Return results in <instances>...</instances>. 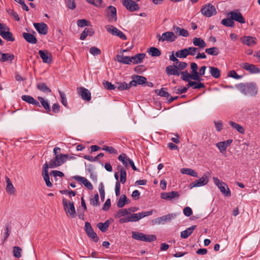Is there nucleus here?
<instances>
[{
	"instance_id": "1",
	"label": "nucleus",
	"mask_w": 260,
	"mask_h": 260,
	"mask_svg": "<svg viewBox=\"0 0 260 260\" xmlns=\"http://www.w3.org/2000/svg\"><path fill=\"white\" fill-rule=\"evenodd\" d=\"M238 88L241 93L250 96L256 95L258 92L257 87L254 82L239 84Z\"/></svg>"
},
{
	"instance_id": "2",
	"label": "nucleus",
	"mask_w": 260,
	"mask_h": 260,
	"mask_svg": "<svg viewBox=\"0 0 260 260\" xmlns=\"http://www.w3.org/2000/svg\"><path fill=\"white\" fill-rule=\"evenodd\" d=\"M69 157L68 154H60L56 155L54 159H51L49 162V168H54L60 166L65 162Z\"/></svg>"
},
{
	"instance_id": "3",
	"label": "nucleus",
	"mask_w": 260,
	"mask_h": 260,
	"mask_svg": "<svg viewBox=\"0 0 260 260\" xmlns=\"http://www.w3.org/2000/svg\"><path fill=\"white\" fill-rule=\"evenodd\" d=\"M132 238L137 240L148 242L156 240V237L154 235H146L138 232H132Z\"/></svg>"
},
{
	"instance_id": "4",
	"label": "nucleus",
	"mask_w": 260,
	"mask_h": 260,
	"mask_svg": "<svg viewBox=\"0 0 260 260\" xmlns=\"http://www.w3.org/2000/svg\"><path fill=\"white\" fill-rule=\"evenodd\" d=\"M156 38L159 42H164L165 41L173 42L177 39V36L174 32L168 31L162 33L161 35L157 34Z\"/></svg>"
},
{
	"instance_id": "5",
	"label": "nucleus",
	"mask_w": 260,
	"mask_h": 260,
	"mask_svg": "<svg viewBox=\"0 0 260 260\" xmlns=\"http://www.w3.org/2000/svg\"><path fill=\"white\" fill-rule=\"evenodd\" d=\"M62 205L66 214L70 215L72 218H75L76 214L73 202H70L68 203L66 199H63Z\"/></svg>"
},
{
	"instance_id": "6",
	"label": "nucleus",
	"mask_w": 260,
	"mask_h": 260,
	"mask_svg": "<svg viewBox=\"0 0 260 260\" xmlns=\"http://www.w3.org/2000/svg\"><path fill=\"white\" fill-rule=\"evenodd\" d=\"M210 176L211 174L210 172H207L205 173L199 179L197 180L190 184V188L200 187L207 184L209 181V178L210 177Z\"/></svg>"
},
{
	"instance_id": "7",
	"label": "nucleus",
	"mask_w": 260,
	"mask_h": 260,
	"mask_svg": "<svg viewBox=\"0 0 260 260\" xmlns=\"http://www.w3.org/2000/svg\"><path fill=\"white\" fill-rule=\"evenodd\" d=\"M106 16L109 22H116L117 20V11L115 7L109 6L105 10Z\"/></svg>"
},
{
	"instance_id": "8",
	"label": "nucleus",
	"mask_w": 260,
	"mask_h": 260,
	"mask_svg": "<svg viewBox=\"0 0 260 260\" xmlns=\"http://www.w3.org/2000/svg\"><path fill=\"white\" fill-rule=\"evenodd\" d=\"M202 14L207 17H210L216 14V10L215 7L210 4H206L201 10Z\"/></svg>"
},
{
	"instance_id": "9",
	"label": "nucleus",
	"mask_w": 260,
	"mask_h": 260,
	"mask_svg": "<svg viewBox=\"0 0 260 260\" xmlns=\"http://www.w3.org/2000/svg\"><path fill=\"white\" fill-rule=\"evenodd\" d=\"M228 16L230 17L233 21H236L241 24L245 23V19L239 10H235L230 12L228 14Z\"/></svg>"
},
{
	"instance_id": "10",
	"label": "nucleus",
	"mask_w": 260,
	"mask_h": 260,
	"mask_svg": "<svg viewBox=\"0 0 260 260\" xmlns=\"http://www.w3.org/2000/svg\"><path fill=\"white\" fill-rule=\"evenodd\" d=\"M107 31L111 34L119 37L123 40H126L127 38L126 36L119 29L113 25H108L106 26Z\"/></svg>"
},
{
	"instance_id": "11",
	"label": "nucleus",
	"mask_w": 260,
	"mask_h": 260,
	"mask_svg": "<svg viewBox=\"0 0 260 260\" xmlns=\"http://www.w3.org/2000/svg\"><path fill=\"white\" fill-rule=\"evenodd\" d=\"M85 230L87 235L95 242H97L99 240V238L96 234L93 231L90 223L88 222H86L85 223Z\"/></svg>"
},
{
	"instance_id": "12",
	"label": "nucleus",
	"mask_w": 260,
	"mask_h": 260,
	"mask_svg": "<svg viewBox=\"0 0 260 260\" xmlns=\"http://www.w3.org/2000/svg\"><path fill=\"white\" fill-rule=\"evenodd\" d=\"M242 43L249 47L255 46L257 42V39L252 36H243L240 39Z\"/></svg>"
},
{
	"instance_id": "13",
	"label": "nucleus",
	"mask_w": 260,
	"mask_h": 260,
	"mask_svg": "<svg viewBox=\"0 0 260 260\" xmlns=\"http://www.w3.org/2000/svg\"><path fill=\"white\" fill-rule=\"evenodd\" d=\"M123 5L129 11L133 12L139 9L138 5L133 0H123Z\"/></svg>"
},
{
	"instance_id": "14",
	"label": "nucleus",
	"mask_w": 260,
	"mask_h": 260,
	"mask_svg": "<svg viewBox=\"0 0 260 260\" xmlns=\"http://www.w3.org/2000/svg\"><path fill=\"white\" fill-rule=\"evenodd\" d=\"M241 68L248 71L250 74H257L260 73V69L255 65L247 62L241 63Z\"/></svg>"
},
{
	"instance_id": "15",
	"label": "nucleus",
	"mask_w": 260,
	"mask_h": 260,
	"mask_svg": "<svg viewBox=\"0 0 260 260\" xmlns=\"http://www.w3.org/2000/svg\"><path fill=\"white\" fill-rule=\"evenodd\" d=\"M77 91L83 100L88 102L90 101L91 93L87 89L83 87H80L77 88Z\"/></svg>"
},
{
	"instance_id": "16",
	"label": "nucleus",
	"mask_w": 260,
	"mask_h": 260,
	"mask_svg": "<svg viewBox=\"0 0 260 260\" xmlns=\"http://www.w3.org/2000/svg\"><path fill=\"white\" fill-rule=\"evenodd\" d=\"M179 196V193L177 191H175L164 192L160 194V197L161 199L168 201H171L174 199H178Z\"/></svg>"
},
{
	"instance_id": "17",
	"label": "nucleus",
	"mask_w": 260,
	"mask_h": 260,
	"mask_svg": "<svg viewBox=\"0 0 260 260\" xmlns=\"http://www.w3.org/2000/svg\"><path fill=\"white\" fill-rule=\"evenodd\" d=\"M33 25L40 34L45 35L47 34L48 27L46 23L43 22L34 23Z\"/></svg>"
},
{
	"instance_id": "18",
	"label": "nucleus",
	"mask_w": 260,
	"mask_h": 260,
	"mask_svg": "<svg viewBox=\"0 0 260 260\" xmlns=\"http://www.w3.org/2000/svg\"><path fill=\"white\" fill-rule=\"evenodd\" d=\"M233 142V140L229 139L228 140L219 142L216 143V146L218 148L220 153L223 154L226 152V149Z\"/></svg>"
},
{
	"instance_id": "19",
	"label": "nucleus",
	"mask_w": 260,
	"mask_h": 260,
	"mask_svg": "<svg viewBox=\"0 0 260 260\" xmlns=\"http://www.w3.org/2000/svg\"><path fill=\"white\" fill-rule=\"evenodd\" d=\"M38 53L44 63H50L52 62V55L47 50H40L39 51Z\"/></svg>"
},
{
	"instance_id": "20",
	"label": "nucleus",
	"mask_w": 260,
	"mask_h": 260,
	"mask_svg": "<svg viewBox=\"0 0 260 260\" xmlns=\"http://www.w3.org/2000/svg\"><path fill=\"white\" fill-rule=\"evenodd\" d=\"M127 51V50H122L120 52L121 54H117L116 56V59L117 61L120 63H122L126 64H130L132 63L131 57L128 56H124L123 53L124 52Z\"/></svg>"
},
{
	"instance_id": "21",
	"label": "nucleus",
	"mask_w": 260,
	"mask_h": 260,
	"mask_svg": "<svg viewBox=\"0 0 260 260\" xmlns=\"http://www.w3.org/2000/svg\"><path fill=\"white\" fill-rule=\"evenodd\" d=\"M132 80L130 82L132 86H136L137 84H143L147 81V79L139 75H135L133 77Z\"/></svg>"
},
{
	"instance_id": "22",
	"label": "nucleus",
	"mask_w": 260,
	"mask_h": 260,
	"mask_svg": "<svg viewBox=\"0 0 260 260\" xmlns=\"http://www.w3.org/2000/svg\"><path fill=\"white\" fill-rule=\"evenodd\" d=\"M0 35L7 41L12 42L15 41V38L13 37V34L10 32V29L8 26L4 28V31L0 30Z\"/></svg>"
},
{
	"instance_id": "23",
	"label": "nucleus",
	"mask_w": 260,
	"mask_h": 260,
	"mask_svg": "<svg viewBox=\"0 0 260 260\" xmlns=\"http://www.w3.org/2000/svg\"><path fill=\"white\" fill-rule=\"evenodd\" d=\"M173 29L174 33L177 36H182L184 37H188L189 36V32L187 29L180 27L177 25L173 26Z\"/></svg>"
},
{
	"instance_id": "24",
	"label": "nucleus",
	"mask_w": 260,
	"mask_h": 260,
	"mask_svg": "<svg viewBox=\"0 0 260 260\" xmlns=\"http://www.w3.org/2000/svg\"><path fill=\"white\" fill-rule=\"evenodd\" d=\"M190 69L191 70V74H192L193 80L197 81H201L202 78L198 76V67L196 62H191L190 64Z\"/></svg>"
},
{
	"instance_id": "25",
	"label": "nucleus",
	"mask_w": 260,
	"mask_h": 260,
	"mask_svg": "<svg viewBox=\"0 0 260 260\" xmlns=\"http://www.w3.org/2000/svg\"><path fill=\"white\" fill-rule=\"evenodd\" d=\"M73 178L78 182H81L84 185L89 189H92L93 186L91 182L86 178L79 176H75Z\"/></svg>"
},
{
	"instance_id": "26",
	"label": "nucleus",
	"mask_w": 260,
	"mask_h": 260,
	"mask_svg": "<svg viewBox=\"0 0 260 260\" xmlns=\"http://www.w3.org/2000/svg\"><path fill=\"white\" fill-rule=\"evenodd\" d=\"M166 73L168 75H176L179 76L180 72L177 69V66H169L166 68Z\"/></svg>"
},
{
	"instance_id": "27",
	"label": "nucleus",
	"mask_w": 260,
	"mask_h": 260,
	"mask_svg": "<svg viewBox=\"0 0 260 260\" xmlns=\"http://www.w3.org/2000/svg\"><path fill=\"white\" fill-rule=\"evenodd\" d=\"M197 226L193 225L190 227L188 228L185 230L181 232L180 237L182 238L186 239L188 238L193 232V231L196 229Z\"/></svg>"
},
{
	"instance_id": "28",
	"label": "nucleus",
	"mask_w": 260,
	"mask_h": 260,
	"mask_svg": "<svg viewBox=\"0 0 260 260\" xmlns=\"http://www.w3.org/2000/svg\"><path fill=\"white\" fill-rule=\"evenodd\" d=\"M22 36L24 39L29 43L30 44H36L37 42V39L33 35L30 33L23 32Z\"/></svg>"
},
{
	"instance_id": "29",
	"label": "nucleus",
	"mask_w": 260,
	"mask_h": 260,
	"mask_svg": "<svg viewBox=\"0 0 260 260\" xmlns=\"http://www.w3.org/2000/svg\"><path fill=\"white\" fill-rule=\"evenodd\" d=\"M192 43L194 46H198L201 49H203L207 46L206 42L201 38H194L192 40Z\"/></svg>"
},
{
	"instance_id": "30",
	"label": "nucleus",
	"mask_w": 260,
	"mask_h": 260,
	"mask_svg": "<svg viewBox=\"0 0 260 260\" xmlns=\"http://www.w3.org/2000/svg\"><path fill=\"white\" fill-rule=\"evenodd\" d=\"M145 54L144 53H139L136 55L131 57L132 62L134 64H137L141 63L143 59L144 58Z\"/></svg>"
},
{
	"instance_id": "31",
	"label": "nucleus",
	"mask_w": 260,
	"mask_h": 260,
	"mask_svg": "<svg viewBox=\"0 0 260 260\" xmlns=\"http://www.w3.org/2000/svg\"><path fill=\"white\" fill-rule=\"evenodd\" d=\"M130 201L127 199L125 194H122L119 198L117 203L118 208H122L125 204L129 203Z\"/></svg>"
},
{
	"instance_id": "32",
	"label": "nucleus",
	"mask_w": 260,
	"mask_h": 260,
	"mask_svg": "<svg viewBox=\"0 0 260 260\" xmlns=\"http://www.w3.org/2000/svg\"><path fill=\"white\" fill-rule=\"evenodd\" d=\"M118 159L119 161L122 162L126 168H128V165L131 159L128 158L125 154L122 153L118 156Z\"/></svg>"
},
{
	"instance_id": "33",
	"label": "nucleus",
	"mask_w": 260,
	"mask_h": 260,
	"mask_svg": "<svg viewBox=\"0 0 260 260\" xmlns=\"http://www.w3.org/2000/svg\"><path fill=\"white\" fill-rule=\"evenodd\" d=\"M117 169L119 170L120 174V182L122 184H124L125 183L126 180V171L121 166H118Z\"/></svg>"
},
{
	"instance_id": "34",
	"label": "nucleus",
	"mask_w": 260,
	"mask_h": 260,
	"mask_svg": "<svg viewBox=\"0 0 260 260\" xmlns=\"http://www.w3.org/2000/svg\"><path fill=\"white\" fill-rule=\"evenodd\" d=\"M94 31L92 28H85L83 32L81 33L80 39L84 40L86 39L88 35L91 36L93 35Z\"/></svg>"
},
{
	"instance_id": "35",
	"label": "nucleus",
	"mask_w": 260,
	"mask_h": 260,
	"mask_svg": "<svg viewBox=\"0 0 260 260\" xmlns=\"http://www.w3.org/2000/svg\"><path fill=\"white\" fill-rule=\"evenodd\" d=\"M210 73L211 76L215 79H218L220 76V71L217 68L214 67H209Z\"/></svg>"
},
{
	"instance_id": "36",
	"label": "nucleus",
	"mask_w": 260,
	"mask_h": 260,
	"mask_svg": "<svg viewBox=\"0 0 260 260\" xmlns=\"http://www.w3.org/2000/svg\"><path fill=\"white\" fill-rule=\"evenodd\" d=\"M229 123L232 127L236 129L239 133L241 134H244L245 129L242 125H240V124L232 121H230Z\"/></svg>"
},
{
	"instance_id": "37",
	"label": "nucleus",
	"mask_w": 260,
	"mask_h": 260,
	"mask_svg": "<svg viewBox=\"0 0 260 260\" xmlns=\"http://www.w3.org/2000/svg\"><path fill=\"white\" fill-rule=\"evenodd\" d=\"M180 172L183 174H187L193 177H198V173L194 170L189 168H182Z\"/></svg>"
},
{
	"instance_id": "38",
	"label": "nucleus",
	"mask_w": 260,
	"mask_h": 260,
	"mask_svg": "<svg viewBox=\"0 0 260 260\" xmlns=\"http://www.w3.org/2000/svg\"><path fill=\"white\" fill-rule=\"evenodd\" d=\"M129 214V212L126 209H119L114 215V218L116 219L120 218L121 217L125 216Z\"/></svg>"
},
{
	"instance_id": "39",
	"label": "nucleus",
	"mask_w": 260,
	"mask_h": 260,
	"mask_svg": "<svg viewBox=\"0 0 260 260\" xmlns=\"http://www.w3.org/2000/svg\"><path fill=\"white\" fill-rule=\"evenodd\" d=\"M219 189L224 196L228 197L231 196V191L225 183L224 182L222 184V185L219 187Z\"/></svg>"
},
{
	"instance_id": "40",
	"label": "nucleus",
	"mask_w": 260,
	"mask_h": 260,
	"mask_svg": "<svg viewBox=\"0 0 260 260\" xmlns=\"http://www.w3.org/2000/svg\"><path fill=\"white\" fill-rule=\"evenodd\" d=\"M6 182H7V187L6 190L10 194H14L15 192V188L10 180V179L8 177H6Z\"/></svg>"
},
{
	"instance_id": "41",
	"label": "nucleus",
	"mask_w": 260,
	"mask_h": 260,
	"mask_svg": "<svg viewBox=\"0 0 260 260\" xmlns=\"http://www.w3.org/2000/svg\"><path fill=\"white\" fill-rule=\"evenodd\" d=\"M38 99L41 102L43 108L47 111V112L49 113L51 111V109L48 102L45 101L44 98L41 96H38Z\"/></svg>"
},
{
	"instance_id": "42",
	"label": "nucleus",
	"mask_w": 260,
	"mask_h": 260,
	"mask_svg": "<svg viewBox=\"0 0 260 260\" xmlns=\"http://www.w3.org/2000/svg\"><path fill=\"white\" fill-rule=\"evenodd\" d=\"M37 88L40 91L45 93H50L51 92V90L45 83H40L38 84Z\"/></svg>"
},
{
	"instance_id": "43",
	"label": "nucleus",
	"mask_w": 260,
	"mask_h": 260,
	"mask_svg": "<svg viewBox=\"0 0 260 260\" xmlns=\"http://www.w3.org/2000/svg\"><path fill=\"white\" fill-rule=\"evenodd\" d=\"M180 75H181V78L182 80L185 81H190V79L193 80L192 74L191 73H188L187 71H182L180 72Z\"/></svg>"
},
{
	"instance_id": "44",
	"label": "nucleus",
	"mask_w": 260,
	"mask_h": 260,
	"mask_svg": "<svg viewBox=\"0 0 260 260\" xmlns=\"http://www.w3.org/2000/svg\"><path fill=\"white\" fill-rule=\"evenodd\" d=\"M132 87L130 82L126 83L125 82L117 83L116 88L119 90H127L129 89Z\"/></svg>"
},
{
	"instance_id": "45",
	"label": "nucleus",
	"mask_w": 260,
	"mask_h": 260,
	"mask_svg": "<svg viewBox=\"0 0 260 260\" xmlns=\"http://www.w3.org/2000/svg\"><path fill=\"white\" fill-rule=\"evenodd\" d=\"M109 225L110 222L109 220H107L104 223H98L97 224V226L102 232H105L107 231L108 227L109 226Z\"/></svg>"
},
{
	"instance_id": "46",
	"label": "nucleus",
	"mask_w": 260,
	"mask_h": 260,
	"mask_svg": "<svg viewBox=\"0 0 260 260\" xmlns=\"http://www.w3.org/2000/svg\"><path fill=\"white\" fill-rule=\"evenodd\" d=\"M205 52L209 55L216 56L219 54V51L217 47H213L206 49Z\"/></svg>"
},
{
	"instance_id": "47",
	"label": "nucleus",
	"mask_w": 260,
	"mask_h": 260,
	"mask_svg": "<svg viewBox=\"0 0 260 260\" xmlns=\"http://www.w3.org/2000/svg\"><path fill=\"white\" fill-rule=\"evenodd\" d=\"M188 55L187 48H184L177 51L175 53V56L179 58H186Z\"/></svg>"
},
{
	"instance_id": "48",
	"label": "nucleus",
	"mask_w": 260,
	"mask_h": 260,
	"mask_svg": "<svg viewBox=\"0 0 260 260\" xmlns=\"http://www.w3.org/2000/svg\"><path fill=\"white\" fill-rule=\"evenodd\" d=\"M148 53L151 56H159L161 54L160 51L158 48L153 47L149 49Z\"/></svg>"
},
{
	"instance_id": "49",
	"label": "nucleus",
	"mask_w": 260,
	"mask_h": 260,
	"mask_svg": "<svg viewBox=\"0 0 260 260\" xmlns=\"http://www.w3.org/2000/svg\"><path fill=\"white\" fill-rule=\"evenodd\" d=\"M15 58L14 55L9 53H2L1 61L5 62L8 60L12 61Z\"/></svg>"
},
{
	"instance_id": "50",
	"label": "nucleus",
	"mask_w": 260,
	"mask_h": 260,
	"mask_svg": "<svg viewBox=\"0 0 260 260\" xmlns=\"http://www.w3.org/2000/svg\"><path fill=\"white\" fill-rule=\"evenodd\" d=\"M221 23L223 25L228 27H233L235 25L234 21L230 17L222 19Z\"/></svg>"
},
{
	"instance_id": "51",
	"label": "nucleus",
	"mask_w": 260,
	"mask_h": 260,
	"mask_svg": "<svg viewBox=\"0 0 260 260\" xmlns=\"http://www.w3.org/2000/svg\"><path fill=\"white\" fill-rule=\"evenodd\" d=\"M176 216V213L168 214L167 215L161 216V219H162L163 222L164 223L166 221H170L172 220V219H174Z\"/></svg>"
},
{
	"instance_id": "52",
	"label": "nucleus",
	"mask_w": 260,
	"mask_h": 260,
	"mask_svg": "<svg viewBox=\"0 0 260 260\" xmlns=\"http://www.w3.org/2000/svg\"><path fill=\"white\" fill-rule=\"evenodd\" d=\"M102 150L109 153L110 154H117L118 152L117 150H116L115 148H114L112 147L111 146H108L106 145H104Z\"/></svg>"
},
{
	"instance_id": "53",
	"label": "nucleus",
	"mask_w": 260,
	"mask_h": 260,
	"mask_svg": "<svg viewBox=\"0 0 260 260\" xmlns=\"http://www.w3.org/2000/svg\"><path fill=\"white\" fill-rule=\"evenodd\" d=\"M13 249L14 256L17 258L20 257L21 256V248L18 246H14Z\"/></svg>"
},
{
	"instance_id": "54",
	"label": "nucleus",
	"mask_w": 260,
	"mask_h": 260,
	"mask_svg": "<svg viewBox=\"0 0 260 260\" xmlns=\"http://www.w3.org/2000/svg\"><path fill=\"white\" fill-rule=\"evenodd\" d=\"M167 88L162 87L160 90H159L157 94L161 96L166 98L168 100L170 96V94L167 91Z\"/></svg>"
},
{
	"instance_id": "55",
	"label": "nucleus",
	"mask_w": 260,
	"mask_h": 260,
	"mask_svg": "<svg viewBox=\"0 0 260 260\" xmlns=\"http://www.w3.org/2000/svg\"><path fill=\"white\" fill-rule=\"evenodd\" d=\"M59 93L60 94L61 98V104L66 107L68 108V101L66 96V94L63 92L61 91H59Z\"/></svg>"
},
{
	"instance_id": "56",
	"label": "nucleus",
	"mask_w": 260,
	"mask_h": 260,
	"mask_svg": "<svg viewBox=\"0 0 260 260\" xmlns=\"http://www.w3.org/2000/svg\"><path fill=\"white\" fill-rule=\"evenodd\" d=\"M89 52L93 55L95 56L100 55L101 53V51L100 49L96 47H92L89 49Z\"/></svg>"
},
{
	"instance_id": "57",
	"label": "nucleus",
	"mask_w": 260,
	"mask_h": 260,
	"mask_svg": "<svg viewBox=\"0 0 260 260\" xmlns=\"http://www.w3.org/2000/svg\"><path fill=\"white\" fill-rule=\"evenodd\" d=\"M99 195L98 193L94 195L93 198H92L90 201V204L93 206H97L99 205Z\"/></svg>"
},
{
	"instance_id": "58",
	"label": "nucleus",
	"mask_w": 260,
	"mask_h": 260,
	"mask_svg": "<svg viewBox=\"0 0 260 260\" xmlns=\"http://www.w3.org/2000/svg\"><path fill=\"white\" fill-rule=\"evenodd\" d=\"M173 92L177 94L184 93L186 92V88H183L182 86L180 87H175L173 89Z\"/></svg>"
},
{
	"instance_id": "59",
	"label": "nucleus",
	"mask_w": 260,
	"mask_h": 260,
	"mask_svg": "<svg viewBox=\"0 0 260 260\" xmlns=\"http://www.w3.org/2000/svg\"><path fill=\"white\" fill-rule=\"evenodd\" d=\"M153 211L150 210L146 212H142L141 213H138V215L139 218V220L142 219L143 217L151 215L152 214Z\"/></svg>"
},
{
	"instance_id": "60",
	"label": "nucleus",
	"mask_w": 260,
	"mask_h": 260,
	"mask_svg": "<svg viewBox=\"0 0 260 260\" xmlns=\"http://www.w3.org/2000/svg\"><path fill=\"white\" fill-rule=\"evenodd\" d=\"M216 130L217 132H220L223 128V123L221 120L214 121Z\"/></svg>"
},
{
	"instance_id": "61",
	"label": "nucleus",
	"mask_w": 260,
	"mask_h": 260,
	"mask_svg": "<svg viewBox=\"0 0 260 260\" xmlns=\"http://www.w3.org/2000/svg\"><path fill=\"white\" fill-rule=\"evenodd\" d=\"M66 3L67 7L71 10H74L76 8V4L74 0H66Z\"/></svg>"
},
{
	"instance_id": "62",
	"label": "nucleus",
	"mask_w": 260,
	"mask_h": 260,
	"mask_svg": "<svg viewBox=\"0 0 260 260\" xmlns=\"http://www.w3.org/2000/svg\"><path fill=\"white\" fill-rule=\"evenodd\" d=\"M187 50L188 53V55L194 56L198 51V49L196 47H190L187 48Z\"/></svg>"
},
{
	"instance_id": "63",
	"label": "nucleus",
	"mask_w": 260,
	"mask_h": 260,
	"mask_svg": "<svg viewBox=\"0 0 260 260\" xmlns=\"http://www.w3.org/2000/svg\"><path fill=\"white\" fill-rule=\"evenodd\" d=\"M21 99L23 101L31 104L34 99L33 97L28 95H22Z\"/></svg>"
},
{
	"instance_id": "64",
	"label": "nucleus",
	"mask_w": 260,
	"mask_h": 260,
	"mask_svg": "<svg viewBox=\"0 0 260 260\" xmlns=\"http://www.w3.org/2000/svg\"><path fill=\"white\" fill-rule=\"evenodd\" d=\"M103 84L104 87L108 90H114L116 88V86L108 81H105Z\"/></svg>"
}]
</instances>
